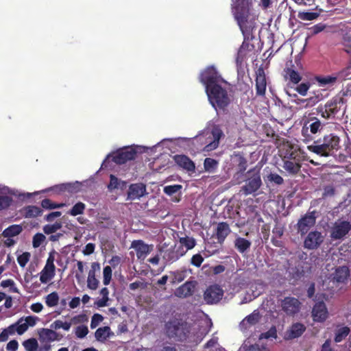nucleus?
<instances>
[{
	"label": "nucleus",
	"instance_id": "obj_7",
	"mask_svg": "<svg viewBox=\"0 0 351 351\" xmlns=\"http://www.w3.org/2000/svg\"><path fill=\"white\" fill-rule=\"evenodd\" d=\"M324 123L316 117H311L304 123L301 130L302 141L305 143L313 142L315 140V135L321 132Z\"/></svg>",
	"mask_w": 351,
	"mask_h": 351
},
{
	"label": "nucleus",
	"instance_id": "obj_35",
	"mask_svg": "<svg viewBox=\"0 0 351 351\" xmlns=\"http://www.w3.org/2000/svg\"><path fill=\"white\" fill-rule=\"evenodd\" d=\"M56 267H49L45 265L40 272V280L42 283H47L55 276Z\"/></svg>",
	"mask_w": 351,
	"mask_h": 351
},
{
	"label": "nucleus",
	"instance_id": "obj_33",
	"mask_svg": "<svg viewBox=\"0 0 351 351\" xmlns=\"http://www.w3.org/2000/svg\"><path fill=\"white\" fill-rule=\"evenodd\" d=\"M306 330V327L301 323H295L292 324L288 331V336L290 339H295L300 337Z\"/></svg>",
	"mask_w": 351,
	"mask_h": 351
},
{
	"label": "nucleus",
	"instance_id": "obj_8",
	"mask_svg": "<svg viewBox=\"0 0 351 351\" xmlns=\"http://www.w3.org/2000/svg\"><path fill=\"white\" fill-rule=\"evenodd\" d=\"M137 154V152L134 148L127 147L118 149L113 152L112 155V160L118 165L125 164L129 160H134Z\"/></svg>",
	"mask_w": 351,
	"mask_h": 351
},
{
	"label": "nucleus",
	"instance_id": "obj_51",
	"mask_svg": "<svg viewBox=\"0 0 351 351\" xmlns=\"http://www.w3.org/2000/svg\"><path fill=\"white\" fill-rule=\"evenodd\" d=\"M311 87V83L309 82H302L298 84L295 90L302 96L306 95L308 90Z\"/></svg>",
	"mask_w": 351,
	"mask_h": 351
},
{
	"label": "nucleus",
	"instance_id": "obj_3",
	"mask_svg": "<svg viewBox=\"0 0 351 351\" xmlns=\"http://www.w3.org/2000/svg\"><path fill=\"white\" fill-rule=\"evenodd\" d=\"M340 138L335 133L325 134L322 137L315 140L307 149L323 157L333 156L340 149Z\"/></svg>",
	"mask_w": 351,
	"mask_h": 351
},
{
	"label": "nucleus",
	"instance_id": "obj_37",
	"mask_svg": "<svg viewBox=\"0 0 351 351\" xmlns=\"http://www.w3.org/2000/svg\"><path fill=\"white\" fill-rule=\"evenodd\" d=\"M23 230V228L21 225H12L5 228L3 232L2 235L3 237H13L19 235Z\"/></svg>",
	"mask_w": 351,
	"mask_h": 351
},
{
	"label": "nucleus",
	"instance_id": "obj_1",
	"mask_svg": "<svg viewBox=\"0 0 351 351\" xmlns=\"http://www.w3.org/2000/svg\"><path fill=\"white\" fill-rule=\"evenodd\" d=\"M232 12L244 36V41L239 49L247 53L254 46L246 40L254 38L253 33L257 28L258 15L253 8V0H235L232 4Z\"/></svg>",
	"mask_w": 351,
	"mask_h": 351
},
{
	"label": "nucleus",
	"instance_id": "obj_16",
	"mask_svg": "<svg viewBox=\"0 0 351 351\" xmlns=\"http://www.w3.org/2000/svg\"><path fill=\"white\" fill-rule=\"evenodd\" d=\"M256 94L257 96L265 97L267 81L263 68L259 67L256 71Z\"/></svg>",
	"mask_w": 351,
	"mask_h": 351
},
{
	"label": "nucleus",
	"instance_id": "obj_27",
	"mask_svg": "<svg viewBox=\"0 0 351 351\" xmlns=\"http://www.w3.org/2000/svg\"><path fill=\"white\" fill-rule=\"evenodd\" d=\"M230 232L231 230L227 222H219L216 230V238L218 243H223Z\"/></svg>",
	"mask_w": 351,
	"mask_h": 351
},
{
	"label": "nucleus",
	"instance_id": "obj_11",
	"mask_svg": "<svg viewBox=\"0 0 351 351\" xmlns=\"http://www.w3.org/2000/svg\"><path fill=\"white\" fill-rule=\"evenodd\" d=\"M223 295V290L218 285L209 286L204 292V298L208 304L219 302Z\"/></svg>",
	"mask_w": 351,
	"mask_h": 351
},
{
	"label": "nucleus",
	"instance_id": "obj_46",
	"mask_svg": "<svg viewBox=\"0 0 351 351\" xmlns=\"http://www.w3.org/2000/svg\"><path fill=\"white\" fill-rule=\"evenodd\" d=\"M23 346L26 351H37L38 348V343L35 338H30L24 341Z\"/></svg>",
	"mask_w": 351,
	"mask_h": 351
},
{
	"label": "nucleus",
	"instance_id": "obj_28",
	"mask_svg": "<svg viewBox=\"0 0 351 351\" xmlns=\"http://www.w3.org/2000/svg\"><path fill=\"white\" fill-rule=\"evenodd\" d=\"M183 254L182 252L176 249V247L169 248L164 252L162 258L167 263H172L178 260Z\"/></svg>",
	"mask_w": 351,
	"mask_h": 351
},
{
	"label": "nucleus",
	"instance_id": "obj_26",
	"mask_svg": "<svg viewBox=\"0 0 351 351\" xmlns=\"http://www.w3.org/2000/svg\"><path fill=\"white\" fill-rule=\"evenodd\" d=\"M51 328H43L42 332L40 333V338L43 342L47 341L48 342L60 341L62 338V335L55 331Z\"/></svg>",
	"mask_w": 351,
	"mask_h": 351
},
{
	"label": "nucleus",
	"instance_id": "obj_36",
	"mask_svg": "<svg viewBox=\"0 0 351 351\" xmlns=\"http://www.w3.org/2000/svg\"><path fill=\"white\" fill-rule=\"evenodd\" d=\"M111 335L109 326L100 327L95 332V337L99 341L104 342Z\"/></svg>",
	"mask_w": 351,
	"mask_h": 351
},
{
	"label": "nucleus",
	"instance_id": "obj_57",
	"mask_svg": "<svg viewBox=\"0 0 351 351\" xmlns=\"http://www.w3.org/2000/svg\"><path fill=\"white\" fill-rule=\"evenodd\" d=\"M12 202V198L8 195L0 196V210L8 208Z\"/></svg>",
	"mask_w": 351,
	"mask_h": 351
},
{
	"label": "nucleus",
	"instance_id": "obj_30",
	"mask_svg": "<svg viewBox=\"0 0 351 351\" xmlns=\"http://www.w3.org/2000/svg\"><path fill=\"white\" fill-rule=\"evenodd\" d=\"M95 266H97V267L99 268L98 263H93L92 269L89 270L87 278V287L91 290H96L99 284V281L95 277Z\"/></svg>",
	"mask_w": 351,
	"mask_h": 351
},
{
	"label": "nucleus",
	"instance_id": "obj_15",
	"mask_svg": "<svg viewBox=\"0 0 351 351\" xmlns=\"http://www.w3.org/2000/svg\"><path fill=\"white\" fill-rule=\"evenodd\" d=\"M38 320V317L32 315L21 317L14 323V324H16L17 334L22 335L27 330L29 327H34Z\"/></svg>",
	"mask_w": 351,
	"mask_h": 351
},
{
	"label": "nucleus",
	"instance_id": "obj_14",
	"mask_svg": "<svg viewBox=\"0 0 351 351\" xmlns=\"http://www.w3.org/2000/svg\"><path fill=\"white\" fill-rule=\"evenodd\" d=\"M315 80L319 86L330 88L337 82H341L343 81V75L341 73H336L331 75H317L315 77Z\"/></svg>",
	"mask_w": 351,
	"mask_h": 351
},
{
	"label": "nucleus",
	"instance_id": "obj_56",
	"mask_svg": "<svg viewBox=\"0 0 351 351\" xmlns=\"http://www.w3.org/2000/svg\"><path fill=\"white\" fill-rule=\"evenodd\" d=\"M182 189L180 184L169 185L164 187V193L168 195H172L178 193Z\"/></svg>",
	"mask_w": 351,
	"mask_h": 351
},
{
	"label": "nucleus",
	"instance_id": "obj_25",
	"mask_svg": "<svg viewBox=\"0 0 351 351\" xmlns=\"http://www.w3.org/2000/svg\"><path fill=\"white\" fill-rule=\"evenodd\" d=\"M282 160L302 161L300 149L294 148L291 145L288 146L283 152Z\"/></svg>",
	"mask_w": 351,
	"mask_h": 351
},
{
	"label": "nucleus",
	"instance_id": "obj_9",
	"mask_svg": "<svg viewBox=\"0 0 351 351\" xmlns=\"http://www.w3.org/2000/svg\"><path fill=\"white\" fill-rule=\"evenodd\" d=\"M315 210L308 212L298 220L296 224V228L298 232L300 234L301 236L307 234L309 230L315 224Z\"/></svg>",
	"mask_w": 351,
	"mask_h": 351
},
{
	"label": "nucleus",
	"instance_id": "obj_2",
	"mask_svg": "<svg viewBox=\"0 0 351 351\" xmlns=\"http://www.w3.org/2000/svg\"><path fill=\"white\" fill-rule=\"evenodd\" d=\"M199 82L204 85L211 105L215 109L224 110L230 103L228 92L222 87L226 82L214 66H208L200 73Z\"/></svg>",
	"mask_w": 351,
	"mask_h": 351
},
{
	"label": "nucleus",
	"instance_id": "obj_49",
	"mask_svg": "<svg viewBox=\"0 0 351 351\" xmlns=\"http://www.w3.org/2000/svg\"><path fill=\"white\" fill-rule=\"evenodd\" d=\"M319 16V13L312 12H300L298 17L303 21H312Z\"/></svg>",
	"mask_w": 351,
	"mask_h": 351
},
{
	"label": "nucleus",
	"instance_id": "obj_44",
	"mask_svg": "<svg viewBox=\"0 0 351 351\" xmlns=\"http://www.w3.org/2000/svg\"><path fill=\"white\" fill-rule=\"evenodd\" d=\"M85 209L86 205L83 202H79L76 203L69 211H68V214L71 216H77L78 215L83 214Z\"/></svg>",
	"mask_w": 351,
	"mask_h": 351
},
{
	"label": "nucleus",
	"instance_id": "obj_52",
	"mask_svg": "<svg viewBox=\"0 0 351 351\" xmlns=\"http://www.w3.org/2000/svg\"><path fill=\"white\" fill-rule=\"evenodd\" d=\"M88 333V328L86 326L80 325L75 328V335L77 338L83 339Z\"/></svg>",
	"mask_w": 351,
	"mask_h": 351
},
{
	"label": "nucleus",
	"instance_id": "obj_20",
	"mask_svg": "<svg viewBox=\"0 0 351 351\" xmlns=\"http://www.w3.org/2000/svg\"><path fill=\"white\" fill-rule=\"evenodd\" d=\"M290 66H289L287 64L286 67L283 70V76L285 80H289V83L293 84H298L302 80V76L294 69V65L292 64V62H290Z\"/></svg>",
	"mask_w": 351,
	"mask_h": 351
},
{
	"label": "nucleus",
	"instance_id": "obj_50",
	"mask_svg": "<svg viewBox=\"0 0 351 351\" xmlns=\"http://www.w3.org/2000/svg\"><path fill=\"white\" fill-rule=\"evenodd\" d=\"M180 243L184 245L187 250L193 249L196 244L195 239L193 237H184L180 238Z\"/></svg>",
	"mask_w": 351,
	"mask_h": 351
},
{
	"label": "nucleus",
	"instance_id": "obj_24",
	"mask_svg": "<svg viewBox=\"0 0 351 351\" xmlns=\"http://www.w3.org/2000/svg\"><path fill=\"white\" fill-rule=\"evenodd\" d=\"M282 168L290 176H295L301 171L302 161L282 160Z\"/></svg>",
	"mask_w": 351,
	"mask_h": 351
},
{
	"label": "nucleus",
	"instance_id": "obj_42",
	"mask_svg": "<svg viewBox=\"0 0 351 351\" xmlns=\"http://www.w3.org/2000/svg\"><path fill=\"white\" fill-rule=\"evenodd\" d=\"M16 324H12L6 328L3 329L0 333V342H5L8 340L9 335H13L17 333Z\"/></svg>",
	"mask_w": 351,
	"mask_h": 351
},
{
	"label": "nucleus",
	"instance_id": "obj_22",
	"mask_svg": "<svg viewBox=\"0 0 351 351\" xmlns=\"http://www.w3.org/2000/svg\"><path fill=\"white\" fill-rule=\"evenodd\" d=\"M173 160L180 167L187 171L194 172L195 170V163L186 155H175L173 156Z\"/></svg>",
	"mask_w": 351,
	"mask_h": 351
},
{
	"label": "nucleus",
	"instance_id": "obj_53",
	"mask_svg": "<svg viewBox=\"0 0 351 351\" xmlns=\"http://www.w3.org/2000/svg\"><path fill=\"white\" fill-rule=\"evenodd\" d=\"M267 180L271 183H274L277 185H281L284 183V179L282 176L276 173H270L267 176Z\"/></svg>",
	"mask_w": 351,
	"mask_h": 351
},
{
	"label": "nucleus",
	"instance_id": "obj_19",
	"mask_svg": "<svg viewBox=\"0 0 351 351\" xmlns=\"http://www.w3.org/2000/svg\"><path fill=\"white\" fill-rule=\"evenodd\" d=\"M131 247L134 248L138 259L144 260L152 250V245L146 244L142 240H134L132 242Z\"/></svg>",
	"mask_w": 351,
	"mask_h": 351
},
{
	"label": "nucleus",
	"instance_id": "obj_48",
	"mask_svg": "<svg viewBox=\"0 0 351 351\" xmlns=\"http://www.w3.org/2000/svg\"><path fill=\"white\" fill-rule=\"evenodd\" d=\"M62 226L61 221H56L53 224H47L43 227V231L47 234H50L60 230Z\"/></svg>",
	"mask_w": 351,
	"mask_h": 351
},
{
	"label": "nucleus",
	"instance_id": "obj_31",
	"mask_svg": "<svg viewBox=\"0 0 351 351\" xmlns=\"http://www.w3.org/2000/svg\"><path fill=\"white\" fill-rule=\"evenodd\" d=\"M181 326V323L178 319H172L167 322L165 324V329L168 336L169 337H177Z\"/></svg>",
	"mask_w": 351,
	"mask_h": 351
},
{
	"label": "nucleus",
	"instance_id": "obj_39",
	"mask_svg": "<svg viewBox=\"0 0 351 351\" xmlns=\"http://www.w3.org/2000/svg\"><path fill=\"white\" fill-rule=\"evenodd\" d=\"M126 186V182L118 179L115 176L111 174L110 176V182L108 185V189L110 191H113L117 189H124Z\"/></svg>",
	"mask_w": 351,
	"mask_h": 351
},
{
	"label": "nucleus",
	"instance_id": "obj_55",
	"mask_svg": "<svg viewBox=\"0 0 351 351\" xmlns=\"http://www.w3.org/2000/svg\"><path fill=\"white\" fill-rule=\"evenodd\" d=\"M269 338H277V330L276 326H271L269 330L265 332H263L260 335V339H268Z\"/></svg>",
	"mask_w": 351,
	"mask_h": 351
},
{
	"label": "nucleus",
	"instance_id": "obj_6",
	"mask_svg": "<svg viewBox=\"0 0 351 351\" xmlns=\"http://www.w3.org/2000/svg\"><path fill=\"white\" fill-rule=\"evenodd\" d=\"M244 177V184L241 187L240 192L245 196L256 195L257 191L263 184L260 169L253 167L249 169Z\"/></svg>",
	"mask_w": 351,
	"mask_h": 351
},
{
	"label": "nucleus",
	"instance_id": "obj_17",
	"mask_svg": "<svg viewBox=\"0 0 351 351\" xmlns=\"http://www.w3.org/2000/svg\"><path fill=\"white\" fill-rule=\"evenodd\" d=\"M146 194V186L143 183H134L129 186L127 193V199L134 200L140 199Z\"/></svg>",
	"mask_w": 351,
	"mask_h": 351
},
{
	"label": "nucleus",
	"instance_id": "obj_21",
	"mask_svg": "<svg viewBox=\"0 0 351 351\" xmlns=\"http://www.w3.org/2000/svg\"><path fill=\"white\" fill-rule=\"evenodd\" d=\"M261 315L257 310L245 317L240 323V329L245 332L251 326L256 325L260 320Z\"/></svg>",
	"mask_w": 351,
	"mask_h": 351
},
{
	"label": "nucleus",
	"instance_id": "obj_59",
	"mask_svg": "<svg viewBox=\"0 0 351 351\" xmlns=\"http://www.w3.org/2000/svg\"><path fill=\"white\" fill-rule=\"evenodd\" d=\"M30 253L25 252L17 257V261L21 267H24L29 262L30 258Z\"/></svg>",
	"mask_w": 351,
	"mask_h": 351
},
{
	"label": "nucleus",
	"instance_id": "obj_18",
	"mask_svg": "<svg viewBox=\"0 0 351 351\" xmlns=\"http://www.w3.org/2000/svg\"><path fill=\"white\" fill-rule=\"evenodd\" d=\"M328 315V312L323 301L316 302L312 310L313 320L317 322H324Z\"/></svg>",
	"mask_w": 351,
	"mask_h": 351
},
{
	"label": "nucleus",
	"instance_id": "obj_34",
	"mask_svg": "<svg viewBox=\"0 0 351 351\" xmlns=\"http://www.w3.org/2000/svg\"><path fill=\"white\" fill-rule=\"evenodd\" d=\"M251 245L252 243L249 240L243 237H237L234 241V247L241 254L247 251Z\"/></svg>",
	"mask_w": 351,
	"mask_h": 351
},
{
	"label": "nucleus",
	"instance_id": "obj_38",
	"mask_svg": "<svg viewBox=\"0 0 351 351\" xmlns=\"http://www.w3.org/2000/svg\"><path fill=\"white\" fill-rule=\"evenodd\" d=\"M23 210L26 218L36 217L40 216L43 213V210L36 206H25Z\"/></svg>",
	"mask_w": 351,
	"mask_h": 351
},
{
	"label": "nucleus",
	"instance_id": "obj_41",
	"mask_svg": "<svg viewBox=\"0 0 351 351\" xmlns=\"http://www.w3.org/2000/svg\"><path fill=\"white\" fill-rule=\"evenodd\" d=\"M218 165V161L212 158H206L204 161V170L208 173H214L217 170Z\"/></svg>",
	"mask_w": 351,
	"mask_h": 351
},
{
	"label": "nucleus",
	"instance_id": "obj_5",
	"mask_svg": "<svg viewBox=\"0 0 351 351\" xmlns=\"http://www.w3.org/2000/svg\"><path fill=\"white\" fill-rule=\"evenodd\" d=\"M345 100L341 97H334L328 100L324 106H319L317 112L325 119H335L346 112Z\"/></svg>",
	"mask_w": 351,
	"mask_h": 351
},
{
	"label": "nucleus",
	"instance_id": "obj_40",
	"mask_svg": "<svg viewBox=\"0 0 351 351\" xmlns=\"http://www.w3.org/2000/svg\"><path fill=\"white\" fill-rule=\"evenodd\" d=\"M237 162V171L239 173H243L247 167V159L240 153L234 154Z\"/></svg>",
	"mask_w": 351,
	"mask_h": 351
},
{
	"label": "nucleus",
	"instance_id": "obj_13",
	"mask_svg": "<svg viewBox=\"0 0 351 351\" xmlns=\"http://www.w3.org/2000/svg\"><path fill=\"white\" fill-rule=\"evenodd\" d=\"M324 241V237L317 230L311 231L304 241V247L307 250L317 249Z\"/></svg>",
	"mask_w": 351,
	"mask_h": 351
},
{
	"label": "nucleus",
	"instance_id": "obj_23",
	"mask_svg": "<svg viewBox=\"0 0 351 351\" xmlns=\"http://www.w3.org/2000/svg\"><path fill=\"white\" fill-rule=\"evenodd\" d=\"M195 287V282L186 281L176 289L175 295L178 298H187L193 295Z\"/></svg>",
	"mask_w": 351,
	"mask_h": 351
},
{
	"label": "nucleus",
	"instance_id": "obj_32",
	"mask_svg": "<svg viewBox=\"0 0 351 351\" xmlns=\"http://www.w3.org/2000/svg\"><path fill=\"white\" fill-rule=\"evenodd\" d=\"M114 221L110 217L99 216L96 222V226L99 229H114L115 228Z\"/></svg>",
	"mask_w": 351,
	"mask_h": 351
},
{
	"label": "nucleus",
	"instance_id": "obj_4",
	"mask_svg": "<svg viewBox=\"0 0 351 351\" xmlns=\"http://www.w3.org/2000/svg\"><path fill=\"white\" fill-rule=\"evenodd\" d=\"M223 136L222 130L218 127H214L210 132L195 136L192 144L195 146L197 152H211L218 147L219 140Z\"/></svg>",
	"mask_w": 351,
	"mask_h": 351
},
{
	"label": "nucleus",
	"instance_id": "obj_54",
	"mask_svg": "<svg viewBox=\"0 0 351 351\" xmlns=\"http://www.w3.org/2000/svg\"><path fill=\"white\" fill-rule=\"evenodd\" d=\"M112 268L110 266L104 267L103 269V283L104 285H108L112 278Z\"/></svg>",
	"mask_w": 351,
	"mask_h": 351
},
{
	"label": "nucleus",
	"instance_id": "obj_62",
	"mask_svg": "<svg viewBox=\"0 0 351 351\" xmlns=\"http://www.w3.org/2000/svg\"><path fill=\"white\" fill-rule=\"evenodd\" d=\"M82 184L79 182L74 183H67V192L71 193H75L80 191Z\"/></svg>",
	"mask_w": 351,
	"mask_h": 351
},
{
	"label": "nucleus",
	"instance_id": "obj_12",
	"mask_svg": "<svg viewBox=\"0 0 351 351\" xmlns=\"http://www.w3.org/2000/svg\"><path fill=\"white\" fill-rule=\"evenodd\" d=\"M351 230V224L349 221H336L330 230V237L334 239H343Z\"/></svg>",
	"mask_w": 351,
	"mask_h": 351
},
{
	"label": "nucleus",
	"instance_id": "obj_58",
	"mask_svg": "<svg viewBox=\"0 0 351 351\" xmlns=\"http://www.w3.org/2000/svg\"><path fill=\"white\" fill-rule=\"evenodd\" d=\"M350 332V328L347 326L340 328L335 337V341L338 343L342 340L343 337L347 336Z\"/></svg>",
	"mask_w": 351,
	"mask_h": 351
},
{
	"label": "nucleus",
	"instance_id": "obj_45",
	"mask_svg": "<svg viewBox=\"0 0 351 351\" xmlns=\"http://www.w3.org/2000/svg\"><path fill=\"white\" fill-rule=\"evenodd\" d=\"M59 296L57 292L54 291L45 297V303L49 307H53L58 305Z\"/></svg>",
	"mask_w": 351,
	"mask_h": 351
},
{
	"label": "nucleus",
	"instance_id": "obj_43",
	"mask_svg": "<svg viewBox=\"0 0 351 351\" xmlns=\"http://www.w3.org/2000/svg\"><path fill=\"white\" fill-rule=\"evenodd\" d=\"M71 323L69 322H63L60 319L55 320L51 324V328L53 330L63 329L65 331H69L71 328Z\"/></svg>",
	"mask_w": 351,
	"mask_h": 351
},
{
	"label": "nucleus",
	"instance_id": "obj_29",
	"mask_svg": "<svg viewBox=\"0 0 351 351\" xmlns=\"http://www.w3.org/2000/svg\"><path fill=\"white\" fill-rule=\"evenodd\" d=\"M350 271L348 267L343 266L336 269L333 276V281L338 283H345L348 280Z\"/></svg>",
	"mask_w": 351,
	"mask_h": 351
},
{
	"label": "nucleus",
	"instance_id": "obj_64",
	"mask_svg": "<svg viewBox=\"0 0 351 351\" xmlns=\"http://www.w3.org/2000/svg\"><path fill=\"white\" fill-rule=\"evenodd\" d=\"M87 321H88L87 316L84 314H81V315H77L73 317L71 319L69 322L71 323V325H72V324H80V323H84Z\"/></svg>",
	"mask_w": 351,
	"mask_h": 351
},
{
	"label": "nucleus",
	"instance_id": "obj_61",
	"mask_svg": "<svg viewBox=\"0 0 351 351\" xmlns=\"http://www.w3.org/2000/svg\"><path fill=\"white\" fill-rule=\"evenodd\" d=\"M45 240V236L42 233H36L33 237L32 244L34 247H38L41 245L42 243Z\"/></svg>",
	"mask_w": 351,
	"mask_h": 351
},
{
	"label": "nucleus",
	"instance_id": "obj_60",
	"mask_svg": "<svg viewBox=\"0 0 351 351\" xmlns=\"http://www.w3.org/2000/svg\"><path fill=\"white\" fill-rule=\"evenodd\" d=\"M77 271L75 273V277L78 283L84 279V264L82 261H77Z\"/></svg>",
	"mask_w": 351,
	"mask_h": 351
},
{
	"label": "nucleus",
	"instance_id": "obj_47",
	"mask_svg": "<svg viewBox=\"0 0 351 351\" xmlns=\"http://www.w3.org/2000/svg\"><path fill=\"white\" fill-rule=\"evenodd\" d=\"M64 205L65 204L63 203H60V204L54 203V202H51V199H47V198L44 199L41 202V206L45 209H49V210L62 208Z\"/></svg>",
	"mask_w": 351,
	"mask_h": 351
},
{
	"label": "nucleus",
	"instance_id": "obj_63",
	"mask_svg": "<svg viewBox=\"0 0 351 351\" xmlns=\"http://www.w3.org/2000/svg\"><path fill=\"white\" fill-rule=\"evenodd\" d=\"M103 319L104 317L101 315L99 313L94 314L91 318L90 328L92 329L96 328L99 324V323L103 321Z\"/></svg>",
	"mask_w": 351,
	"mask_h": 351
},
{
	"label": "nucleus",
	"instance_id": "obj_10",
	"mask_svg": "<svg viewBox=\"0 0 351 351\" xmlns=\"http://www.w3.org/2000/svg\"><path fill=\"white\" fill-rule=\"evenodd\" d=\"M280 305L283 312L289 316H293L299 313L302 303L294 297H285L281 300Z\"/></svg>",
	"mask_w": 351,
	"mask_h": 351
}]
</instances>
